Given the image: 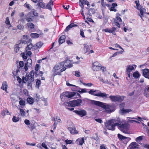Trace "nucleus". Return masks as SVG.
Here are the masks:
<instances>
[{"mask_svg":"<svg viewBox=\"0 0 149 149\" xmlns=\"http://www.w3.org/2000/svg\"><path fill=\"white\" fill-rule=\"evenodd\" d=\"M74 112L81 117L86 116L87 114L86 111L84 110H75L74 111Z\"/></svg>","mask_w":149,"mask_h":149,"instance_id":"9b49d317","label":"nucleus"},{"mask_svg":"<svg viewBox=\"0 0 149 149\" xmlns=\"http://www.w3.org/2000/svg\"><path fill=\"white\" fill-rule=\"evenodd\" d=\"M32 14L28 13L24 19L28 22L33 21V17H32Z\"/></svg>","mask_w":149,"mask_h":149,"instance_id":"ddd939ff","label":"nucleus"},{"mask_svg":"<svg viewBox=\"0 0 149 149\" xmlns=\"http://www.w3.org/2000/svg\"><path fill=\"white\" fill-rule=\"evenodd\" d=\"M101 64L98 62H94L92 66V69L94 71H97L101 70Z\"/></svg>","mask_w":149,"mask_h":149,"instance_id":"9d476101","label":"nucleus"},{"mask_svg":"<svg viewBox=\"0 0 149 149\" xmlns=\"http://www.w3.org/2000/svg\"><path fill=\"white\" fill-rule=\"evenodd\" d=\"M142 71L143 76L145 78L149 79V69H145L142 70Z\"/></svg>","mask_w":149,"mask_h":149,"instance_id":"f8f14e48","label":"nucleus"},{"mask_svg":"<svg viewBox=\"0 0 149 149\" xmlns=\"http://www.w3.org/2000/svg\"><path fill=\"white\" fill-rule=\"evenodd\" d=\"M28 127L30 129V130L31 132L34 134V132L33 130L36 129V127L33 124H31L30 125L28 126Z\"/></svg>","mask_w":149,"mask_h":149,"instance_id":"a878e982","label":"nucleus"},{"mask_svg":"<svg viewBox=\"0 0 149 149\" xmlns=\"http://www.w3.org/2000/svg\"><path fill=\"white\" fill-rule=\"evenodd\" d=\"M109 98L111 99V100L113 102H116V101H118V95H111L109 96Z\"/></svg>","mask_w":149,"mask_h":149,"instance_id":"bb28decb","label":"nucleus"},{"mask_svg":"<svg viewBox=\"0 0 149 149\" xmlns=\"http://www.w3.org/2000/svg\"><path fill=\"white\" fill-rule=\"evenodd\" d=\"M53 1H52V0H50L49 2L46 5L45 8L51 10L52 9V7L53 6Z\"/></svg>","mask_w":149,"mask_h":149,"instance_id":"a211bd4d","label":"nucleus"},{"mask_svg":"<svg viewBox=\"0 0 149 149\" xmlns=\"http://www.w3.org/2000/svg\"><path fill=\"white\" fill-rule=\"evenodd\" d=\"M34 75H35L34 71L32 70L29 74L25 77L26 81H30V82L33 81L34 80Z\"/></svg>","mask_w":149,"mask_h":149,"instance_id":"6e6552de","label":"nucleus"},{"mask_svg":"<svg viewBox=\"0 0 149 149\" xmlns=\"http://www.w3.org/2000/svg\"><path fill=\"white\" fill-rule=\"evenodd\" d=\"M75 75L77 77H79L80 76L79 74L80 72L77 71H75Z\"/></svg>","mask_w":149,"mask_h":149,"instance_id":"774afa93","label":"nucleus"},{"mask_svg":"<svg viewBox=\"0 0 149 149\" xmlns=\"http://www.w3.org/2000/svg\"><path fill=\"white\" fill-rule=\"evenodd\" d=\"M103 83L111 85L114 86V85L111 84L110 81H109L108 80L106 79L104 80Z\"/></svg>","mask_w":149,"mask_h":149,"instance_id":"3c124183","label":"nucleus"},{"mask_svg":"<svg viewBox=\"0 0 149 149\" xmlns=\"http://www.w3.org/2000/svg\"><path fill=\"white\" fill-rule=\"evenodd\" d=\"M33 47V46L32 43H30V44L27 45V46L26 48V50H30L31 48Z\"/></svg>","mask_w":149,"mask_h":149,"instance_id":"c03bdc74","label":"nucleus"},{"mask_svg":"<svg viewBox=\"0 0 149 149\" xmlns=\"http://www.w3.org/2000/svg\"><path fill=\"white\" fill-rule=\"evenodd\" d=\"M28 102L30 104H32L33 103V100L32 97L29 98L27 99Z\"/></svg>","mask_w":149,"mask_h":149,"instance_id":"ea45409f","label":"nucleus"},{"mask_svg":"<svg viewBox=\"0 0 149 149\" xmlns=\"http://www.w3.org/2000/svg\"><path fill=\"white\" fill-rule=\"evenodd\" d=\"M144 94L147 97H149V85L146 87L144 90Z\"/></svg>","mask_w":149,"mask_h":149,"instance_id":"412c9836","label":"nucleus"},{"mask_svg":"<svg viewBox=\"0 0 149 149\" xmlns=\"http://www.w3.org/2000/svg\"><path fill=\"white\" fill-rule=\"evenodd\" d=\"M133 77L136 78H138L140 77V75L138 71H136L133 74Z\"/></svg>","mask_w":149,"mask_h":149,"instance_id":"473e14b6","label":"nucleus"},{"mask_svg":"<svg viewBox=\"0 0 149 149\" xmlns=\"http://www.w3.org/2000/svg\"><path fill=\"white\" fill-rule=\"evenodd\" d=\"M117 122L114 119L108 120L105 124L107 128L110 130L113 131L115 129V127L117 126Z\"/></svg>","mask_w":149,"mask_h":149,"instance_id":"39448f33","label":"nucleus"},{"mask_svg":"<svg viewBox=\"0 0 149 149\" xmlns=\"http://www.w3.org/2000/svg\"><path fill=\"white\" fill-rule=\"evenodd\" d=\"M132 111L131 109H124L123 108L120 110V112L122 114H124L125 113H128L131 111Z\"/></svg>","mask_w":149,"mask_h":149,"instance_id":"c85d7f7f","label":"nucleus"},{"mask_svg":"<svg viewBox=\"0 0 149 149\" xmlns=\"http://www.w3.org/2000/svg\"><path fill=\"white\" fill-rule=\"evenodd\" d=\"M95 120L97 122L100 123H103V121L101 118H96L95 119Z\"/></svg>","mask_w":149,"mask_h":149,"instance_id":"bf43d9fd","label":"nucleus"},{"mask_svg":"<svg viewBox=\"0 0 149 149\" xmlns=\"http://www.w3.org/2000/svg\"><path fill=\"white\" fill-rule=\"evenodd\" d=\"M29 13H31V14H32V17H34V16H37L38 15V13L36 12V10L35 9H33L32 11L30 12H29Z\"/></svg>","mask_w":149,"mask_h":149,"instance_id":"2f4dec72","label":"nucleus"},{"mask_svg":"<svg viewBox=\"0 0 149 149\" xmlns=\"http://www.w3.org/2000/svg\"><path fill=\"white\" fill-rule=\"evenodd\" d=\"M116 20H115V21H117L118 22H121L122 19L120 17H116Z\"/></svg>","mask_w":149,"mask_h":149,"instance_id":"052dcab7","label":"nucleus"},{"mask_svg":"<svg viewBox=\"0 0 149 149\" xmlns=\"http://www.w3.org/2000/svg\"><path fill=\"white\" fill-rule=\"evenodd\" d=\"M26 25L28 27L31 29H33L35 26L34 24L32 23H29Z\"/></svg>","mask_w":149,"mask_h":149,"instance_id":"c9c22d12","label":"nucleus"},{"mask_svg":"<svg viewBox=\"0 0 149 149\" xmlns=\"http://www.w3.org/2000/svg\"><path fill=\"white\" fill-rule=\"evenodd\" d=\"M30 5L29 4H28L27 3H26L24 4V6L28 8V9H30L31 8L30 6Z\"/></svg>","mask_w":149,"mask_h":149,"instance_id":"69168bd1","label":"nucleus"},{"mask_svg":"<svg viewBox=\"0 0 149 149\" xmlns=\"http://www.w3.org/2000/svg\"><path fill=\"white\" fill-rule=\"evenodd\" d=\"M65 141L67 144H72V140L68 139L65 140Z\"/></svg>","mask_w":149,"mask_h":149,"instance_id":"5fc2aeb1","label":"nucleus"},{"mask_svg":"<svg viewBox=\"0 0 149 149\" xmlns=\"http://www.w3.org/2000/svg\"><path fill=\"white\" fill-rule=\"evenodd\" d=\"M77 26V24H71L67 26L65 29V31L66 32H67L70 29L72 28V27Z\"/></svg>","mask_w":149,"mask_h":149,"instance_id":"b1692460","label":"nucleus"},{"mask_svg":"<svg viewBox=\"0 0 149 149\" xmlns=\"http://www.w3.org/2000/svg\"><path fill=\"white\" fill-rule=\"evenodd\" d=\"M38 64H36V66L35 68V72H34L35 76L36 77H37V75H38V74H37L38 72Z\"/></svg>","mask_w":149,"mask_h":149,"instance_id":"a19ab883","label":"nucleus"},{"mask_svg":"<svg viewBox=\"0 0 149 149\" xmlns=\"http://www.w3.org/2000/svg\"><path fill=\"white\" fill-rule=\"evenodd\" d=\"M19 65L20 67H22L24 66V63L23 61H20L19 62Z\"/></svg>","mask_w":149,"mask_h":149,"instance_id":"e2e57ef3","label":"nucleus"},{"mask_svg":"<svg viewBox=\"0 0 149 149\" xmlns=\"http://www.w3.org/2000/svg\"><path fill=\"white\" fill-rule=\"evenodd\" d=\"M116 30V28L114 27H112L111 29H103L102 30V31H105V32H109L110 33H113V32L114 31H115Z\"/></svg>","mask_w":149,"mask_h":149,"instance_id":"dca6fc26","label":"nucleus"},{"mask_svg":"<svg viewBox=\"0 0 149 149\" xmlns=\"http://www.w3.org/2000/svg\"><path fill=\"white\" fill-rule=\"evenodd\" d=\"M91 103L93 104L100 107L104 109L106 112L108 113H110L114 111L115 110L114 106L111 104H108L95 100H92Z\"/></svg>","mask_w":149,"mask_h":149,"instance_id":"f257e3e1","label":"nucleus"},{"mask_svg":"<svg viewBox=\"0 0 149 149\" xmlns=\"http://www.w3.org/2000/svg\"><path fill=\"white\" fill-rule=\"evenodd\" d=\"M43 44V43L41 42H38L35 45H34L33 46V48L35 49L38 48H40L42 47Z\"/></svg>","mask_w":149,"mask_h":149,"instance_id":"aec40b11","label":"nucleus"},{"mask_svg":"<svg viewBox=\"0 0 149 149\" xmlns=\"http://www.w3.org/2000/svg\"><path fill=\"white\" fill-rule=\"evenodd\" d=\"M117 126L121 131L125 134H129V127L127 123L123 121L117 122Z\"/></svg>","mask_w":149,"mask_h":149,"instance_id":"7ed1b4c3","label":"nucleus"},{"mask_svg":"<svg viewBox=\"0 0 149 149\" xmlns=\"http://www.w3.org/2000/svg\"><path fill=\"white\" fill-rule=\"evenodd\" d=\"M19 69L20 68H19L17 67V69L15 70V71H13L12 73L14 76H15L17 75L18 73L19 72Z\"/></svg>","mask_w":149,"mask_h":149,"instance_id":"4c0bfd02","label":"nucleus"},{"mask_svg":"<svg viewBox=\"0 0 149 149\" xmlns=\"http://www.w3.org/2000/svg\"><path fill=\"white\" fill-rule=\"evenodd\" d=\"M57 124H56V122H54V124L52 126V129L53 130H54L56 128V127Z\"/></svg>","mask_w":149,"mask_h":149,"instance_id":"0e129e2a","label":"nucleus"},{"mask_svg":"<svg viewBox=\"0 0 149 149\" xmlns=\"http://www.w3.org/2000/svg\"><path fill=\"white\" fill-rule=\"evenodd\" d=\"M41 84V81L40 80L37 79L36 82V84L37 86H38V87L39 88L40 85Z\"/></svg>","mask_w":149,"mask_h":149,"instance_id":"4d7b16f0","label":"nucleus"},{"mask_svg":"<svg viewBox=\"0 0 149 149\" xmlns=\"http://www.w3.org/2000/svg\"><path fill=\"white\" fill-rule=\"evenodd\" d=\"M17 27V28L19 30H23L24 28V26L21 24L18 25Z\"/></svg>","mask_w":149,"mask_h":149,"instance_id":"8fccbe9b","label":"nucleus"},{"mask_svg":"<svg viewBox=\"0 0 149 149\" xmlns=\"http://www.w3.org/2000/svg\"><path fill=\"white\" fill-rule=\"evenodd\" d=\"M136 66L135 65H128L127 66V72H130L131 71H132L134 70V67L135 68Z\"/></svg>","mask_w":149,"mask_h":149,"instance_id":"f3484780","label":"nucleus"},{"mask_svg":"<svg viewBox=\"0 0 149 149\" xmlns=\"http://www.w3.org/2000/svg\"><path fill=\"white\" fill-rule=\"evenodd\" d=\"M143 139V136H140L138 137L135 140L136 141L138 142L142 140Z\"/></svg>","mask_w":149,"mask_h":149,"instance_id":"864d4df0","label":"nucleus"},{"mask_svg":"<svg viewBox=\"0 0 149 149\" xmlns=\"http://www.w3.org/2000/svg\"><path fill=\"white\" fill-rule=\"evenodd\" d=\"M83 84L85 86H88V87H91L93 85V84L91 83H88L87 84L83 83Z\"/></svg>","mask_w":149,"mask_h":149,"instance_id":"338daca9","label":"nucleus"},{"mask_svg":"<svg viewBox=\"0 0 149 149\" xmlns=\"http://www.w3.org/2000/svg\"><path fill=\"white\" fill-rule=\"evenodd\" d=\"M65 36L64 35H62L61 36L59 39L58 42L60 44H62L65 42Z\"/></svg>","mask_w":149,"mask_h":149,"instance_id":"5701e85b","label":"nucleus"},{"mask_svg":"<svg viewBox=\"0 0 149 149\" xmlns=\"http://www.w3.org/2000/svg\"><path fill=\"white\" fill-rule=\"evenodd\" d=\"M41 100L43 101L44 103L45 106H46L47 105V99L46 98H44L42 97L40 98Z\"/></svg>","mask_w":149,"mask_h":149,"instance_id":"49530a36","label":"nucleus"},{"mask_svg":"<svg viewBox=\"0 0 149 149\" xmlns=\"http://www.w3.org/2000/svg\"><path fill=\"white\" fill-rule=\"evenodd\" d=\"M76 95L79 97H81V95L78 93H76L74 92H68L67 91L65 93H63L62 96H61L60 97L62 99L63 96L64 97H66L68 98L72 97Z\"/></svg>","mask_w":149,"mask_h":149,"instance_id":"423d86ee","label":"nucleus"},{"mask_svg":"<svg viewBox=\"0 0 149 149\" xmlns=\"http://www.w3.org/2000/svg\"><path fill=\"white\" fill-rule=\"evenodd\" d=\"M88 92L90 94L96 96L102 97L103 98H107V96L108 95V94H107L101 92L100 91L97 90L94 91L93 89L90 90Z\"/></svg>","mask_w":149,"mask_h":149,"instance_id":"20e7f679","label":"nucleus"},{"mask_svg":"<svg viewBox=\"0 0 149 149\" xmlns=\"http://www.w3.org/2000/svg\"><path fill=\"white\" fill-rule=\"evenodd\" d=\"M66 69V68L64 67V62H63L56 64L53 68V71L55 75H61V72Z\"/></svg>","mask_w":149,"mask_h":149,"instance_id":"f03ea898","label":"nucleus"},{"mask_svg":"<svg viewBox=\"0 0 149 149\" xmlns=\"http://www.w3.org/2000/svg\"><path fill=\"white\" fill-rule=\"evenodd\" d=\"M22 47V45L21 43L15 45L14 47L15 51L17 53L19 51V48Z\"/></svg>","mask_w":149,"mask_h":149,"instance_id":"393cba45","label":"nucleus"},{"mask_svg":"<svg viewBox=\"0 0 149 149\" xmlns=\"http://www.w3.org/2000/svg\"><path fill=\"white\" fill-rule=\"evenodd\" d=\"M118 138L120 140H122L123 139H127V141H129L131 140V138L129 137H127L125 136H124L120 134H118Z\"/></svg>","mask_w":149,"mask_h":149,"instance_id":"6ab92c4d","label":"nucleus"},{"mask_svg":"<svg viewBox=\"0 0 149 149\" xmlns=\"http://www.w3.org/2000/svg\"><path fill=\"white\" fill-rule=\"evenodd\" d=\"M77 91L80 93H87L88 92L87 91V89L86 88L81 89L79 87V90H77Z\"/></svg>","mask_w":149,"mask_h":149,"instance_id":"7c9ffc66","label":"nucleus"},{"mask_svg":"<svg viewBox=\"0 0 149 149\" xmlns=\"http://www.w3.org/2000/svg\"><path fill=\"white\" fill-rule=\"evenodd\" d=\"M118 101L121 102L124 99L125 97L124 96H120L118 95Z\"/></svg>","mask_w":149,"mask_h":149,"instance_id":"79ce46f5","label":"nucleus"},{"mask_svg":"<svg viewBox=\"0 0 149 149\" xmlns=\"http://www.w3.org/2000/svg\"><path fill=\"white\" fill-rule=\"evenodd\" d=\"M82 102V101L81 100L78 99L67 102V104H68V106L70 105L71 107H74L80 105Z\"/></svg>","mask_w":149,"mask_h":149,"instance_id":"0eeeda50","label":"nucleus"},{"mask_svg":"<svg viewBox=\"0 0 149 149\" xmlns=\"http://www.w3.org/2000/svg\"><path fill=\"white\" fill-rule=\"evenodd\" d=\"M76 142H79V144L80 145H82L84 142V138H78Z\"/></svg>","mask_w":149,"mask_h":149,"instance_id":"c756f323","label":"nucleus"},{"mask_svg":"<svg viewBox=\"0 0 149 149\" xmlns=\"http://www.w3.org/2000/svg\"><path fill=\"white\" fill-rule=\"evenodd\" d=\"M68 130L70 131V133L72 134H77L78 132L76 130L75 127H69L68 128Z\"/></svg>","mask_w":149,"mask_h":149,"instance_id":"4468645a","label":"nucleus"},{"mask_svg":"<svg viewBox=\"0 0 149 149\" xmlns=\"http://www.w3.org/2000/svg\"><path fill=\"white\" fill-rule=\"evenodd\" d=\"M32 63V60L31 59L29 58L27 61L26 64L29 65H30Z\"/></svg>","mask_w":149,"mask_h":149,"instance_id":"603ef678","label":"nucleus"},{"mask_svg":"<svg viewBox=\"0 0 149 149\" xmlns=\"http://www.w3.org/2000/svg\"><path fill=\"white\" fill-rule=\"evenodd\" d=\"M19 104L21 106V107L23 108L22 106L25 105V102L24 100H20L19 102Z\"/></svg>","mask_w":149,"mask_h":149,"instance_id":"de8ad7c7","label":"nucleus"},{"mask_svg":"<svg viewBox=\"0 0 149 149\" xmlns=\"http://www.w3.org/2000/svg\"><path fill=\"white\" fill-rule=\"evenodd\" d=\"M40 98L39 97V96H38L37 94L36 95V96L34 97V99L37 102L40 100Z\"/></svg>","mask_w":149,"mask_h":149,"instance_id":"13d9d810","label":"nucleus"},{"mask_svg":"<svg viewBox=\"0 0 149 149\" xmlns=\"http://www.w3.org/2000/svg\"><path fill=\"white\" fill-rule=\"evenodd\" d=\"M68 62H70V61L69 60H67L66 61V62H64V67H66L68 68H69L72 67L73 65L71 63H69V64L68 65L65 64V62H68Z\"/></svg>","mask_w":149,"mask_h":149,"instance_id":"72a5a7b5","label":"nucleus"},{"mask_svg":"<svg viewBox=\"0 0 149 149\" xmlns=\"http://www.w3.org/2000/svg\"><path fill=\"white\" fill-rule=\"evenodd\" d=\"M34 3H37V5L39 7L42 8H45V3L43 2L42 0H31Z\"/></svg>","mask_w":149,"mask_h":149,"instance_id":"1a4fd4ad","label":"nucleus"},{"mask_svg":"<svg viewBox=\"0 0 149 149\" xmlns=\"http://www.w3.org/2000/svg\"><path fill=\"white\" fill-rule=\"evenodd\" d=\"M8 84L6 81H3L2 83L1 88L7 92V89L8 88Z\"/></svg>","mask_w":149,"mask_h":149,"instance_id":"2eb2a0df","label":"nucleus"},{"mask_svg":"<svg viewBox=\"0 0 149 149\" xmlns=\"http://www.w3.org/2000/svg\"><path fill=\"white\" fill-rule=\"evenodd\" d=\"M80 2H81V3H83V4L87 5L88 7H86V9H88V8L90 7V4L89 2L87 0H80Z\"/></svg>","mask_w":149,"mask_h":149,"instance_id":"cd10ccee","label":"nucleus"},{"mask_svg":"<svg viewBox=\"0 0 149 149\" xmlns=\"http://www.w3.org/2000/svg\"><path fill=\"white\" fill-rule=\"evenodd\" d=\"M66 85L67 86H73V87H75L76 88H78L77 86H75V85L70 84L68 82L66 83Z\"/></svg>","mask_w":149,"mask_h":149,"instance_id":"680f3d73","label":"nucleus"},{"mask_svg":"<svg viewBox=\"0 0 149 149\" xmlns=\"http://www.w3.org/2000/svg\"><path fill=\"white\" fill-rule=\"evenodd\" d=\"M19 109L21 116L23 117L26 116L25 112L21 108H19Z\"/></svg>","mask_w":149,"mask_h":149,"instance_id":"58836bf2","label":"nucleus"},{"mask_svg":"<svg viewBox=\"0 0 149 149\" xmlns=\"http://www.w3.org/2000/svg\"><path fill=\"white\" fill-rule=\"evenodd\" d=\"M65 108L66 109H68V110H70V111H72L74 110V108H70L69 107H69L70 106V105L68 106V104H65Z\"/></svg>","mask_w":149,"mask_h":149,"instance_id":"09e8293b","label":"nucleus"},{"mask_svg":"<svg viewBox=\"0 0 149 149\" xmlns=\"http://www.w3.org/2000/svg\"><path fill=\"white\" fill-rule=\"evenodd\" d=\"M24 122L26 125H30L31 124L30 123V121L27 119H25L24 121Z\"/></svg>","mask_w":149,"mask_h":149,"instance_id":"6e6d98bb","label":"nucleus"},{"mask_svg":"<svg viewBox=\"0 0 149 149\" xmlns=\"http://www.w3.org/2000/svg\"><path fill=\"white\" fill-rule=\"evenodd\" d=\"M5 23L7 25H10L9 27H8V28H9V27H11V25L10 24V21L9 20V18L8 17H7L6 18V21L5 22Z\"/></svg>","mask_w":149,"mask_h":149,"instance_id":"37998d69","label":"nucleus"},{"mask_svg":"<svg viewBox=\"0 0 149 149\" xmlns=\"http://www.w3.org/2000/svg\"><path fill=\"white\" fill-rule=\"evenodd\" d=\"M30 36L32 38H38L39 36V35L36 33H31V34Z\"/></svg>","mask_w":149,"mask_h":149,"instance_id":"f704fd0d","label":"nucleus"},{"mask_svg":"<svg viewBox=\"0 0 149 149\" xmlns=\"http://www.w3.org/2000/svg\"><path fill=\"white\" fill-rule=\"evenodd\" d=\"M95 13V9L93 8H91L89 9L88 14L90 16L91 15V14H94Z\"/></svg>","mask_w":149,"mask_h":149,"instance_id":"e433bc0d","label":"nucleus"},{"mask_svg":"<svg viewBox=\"0 0 149 149\" xmlns=\"http://www.w3.org/2000/svg\"><path fill=\"white\" fill-rule=\"evenodd\" d=\"M137 143L136 142L132 143L129 146L128 148L134 149L136 147Z\"/></svg>","mask_w":149,"mask_h":149,"instance_id":"4be33fe9","label":"nucleus"},{"mask_svg":"<svg viewBox=\"0 0 149 149\" xmlns=\"http://www.w3.org/2000/svg\"><path fill=\"white\" fill-rule=\"evenodd\" d=\"M19 120V118L18 117H16L15 116H14L12 119L13 121L15 123L18 121Z\"/></svg>","mask_w":149,"mask_h":149,"instance_id":"a18cd8bd","label":"nucleus"}]
</instances>
